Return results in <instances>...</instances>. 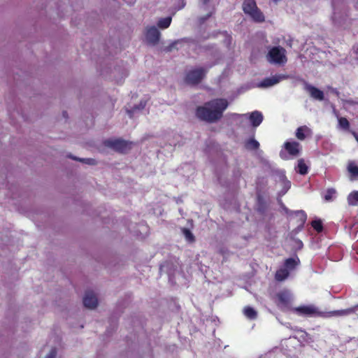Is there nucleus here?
I'll return each mask as SVG.
<instances>
[{
  "label": "nucleus",
  "mask_w": 358,
  "mask_h": 358,
  "mask_svg": "<svg viewBox=\"0 0 358 358\" xmlns=\"http://www.w3.org/2000/svg\"><path fill=\"white\" fill-rule=\"evenodd\" d=\"M250 120L253 127H258L263 121V115L261 112L254 111L250 115Z\"/></svg>",
  "instance_id": "nucleus-14"
},
{
  "label": "nucleus",
  "mask_w": 358,
  "mask_h": 358,
  "mask_svg": "<svg viewBox=\"0 0 358 358\" xmlns=\"http://www.w3.org/2000/svg\"><path fill=\"white\" fill-rule=\"evenodd\" d=\"M104 145L112 148L115 151L120 153H126L131 148V142H129L122 139L106 140L103 143Z\"/></svg>",
  "instance_id": "nucleus-5"
},
{
  "label": "nucleus",
  "mask_w": 358,
  "mask_h": 358,
  "mask_svg": "<svg viewBox=\"0 0 358 358\" xmlns=\"http://www.w3.org/2000/svg\"><path fill=\"white\" fill-rule=\"evenodd\" d=\"M203 4H207L210 0H201Z\"/></svg>",
  "instance_id": "nucleus-35"
},
{
  "label": "nucleus",
  "mask_w": 358,
  "mask_h": 358,
  "mask_svg": "<svg viewBox=\"0 0 358 358\" xmlns=\"http://www.w3.org/2000/svg\"><path fill=\"white\" fill-rule=\"evenodd\" d=\"M245 146L248 150H255L259 148V143L255 139L250 138L245 142Z\"/></svg>",
  "instance_id": "nucleus-21"
},
{
  "label": "nucleus",
  "mask_w": 358,
  "mask_h": 358,
  "mask_svg": "<svg viewBox=\"0 0 358 358\" xmlns=\"http://www.w3.org/2000/svg\"><path fill=\"white\" fill-rule=\"evenodd\" d=\"M348 171L350 173V178L351 180L358 179V166L355 162L349 163L348 166Z\"/></svg>",
  "instance_id": "nucleus-17"
},
{
  "label": "nucleus",
  "mask_w": 358,
  "mask_h": 358,
  "mask_svg": "<svg viewBox=\"0 0 358 358\" xmlns=\"http://www.w3.org/2000/svg\"><path fill=\"white\" fill-rule=\"evenodd\" d=\"M210 15H211V14L208 15V16L206 17V18H208V17H210Z\"/></svg>",
  "instance_id": "nucleus-39"
},
{
  "label": "nucleus",
  "mask_w": 358,
  "mask_h": 358,
  "mask_svg": "<svg viewBox=\"0 0 358 358\" xmlns=\"http://www.w3.org/2000/svg\"><path fill=\"white\" fill-rule=\"evenodd\" d=\"M287 185H288V188L290 187V182L289 181L287 182Z\"/></svg>",
  "instance_id": "nucleus-36"
},
{
  "label": "nucleus",
  "mask_w": 358,
  "mask_h": 358,
  "mask_svg": "<svg viewBox=\"0 0 358 358\" xmlns=\"http://www.w3.org/2000/svg\"><path fill=\"white\" fill-rule=\"evenodd\" d=\"M356 358H358V357H356Z\"/></svg>",
  "instance_id": "nucleus-40"
},
{
  "label": "nucleus",
  "mask_w": 358,
  "mask_h": 358,
  "mask_svg": "<svg viewBox=\"0 0 358 358\" xmlns=\"http://www.w3.org/2000/svg\"><path fill=\"white\" fill-rule=\"evenodd\" d=\"M243 314L250 320H255L257 317V312L250 306H245L244 308Z\"/></svg>",
  "instance_id": "nucleus-18"
},
{
  "label": "nucleus",
  "mask_w": 358,
  "mask_h": 358,
  "mask_svg": "<svg viewBox=\"0 0 358 358\" xmlns=\"http://www.w3.org/2000/svg\"><path fill=\"white\" fill-rule=\"evenodd\" d=\"M181 231L187 241L189 243H194L195 241V237L189 229L184 227L181 229Z\"/></svg>",
  "instance_id": "nucleus-23"
},
{
  "label": "nucleus",
  "mask_w": 358,
  "mask_h": 358,
  "mask_svg": "<svg viewBox=\"0 0 358 358\" xmlns=\"http://www.w3.org/2000/svg\"><path fill=\"white\" fill-rule=\"evenodd\" d=\"M300 263V260L298 257L296 258H288L285 259L284 262V267L289 271L295 268V267Z\"/></svg>",
  "instance_id": "nucleus-16"
},
{
  "label": "nucleus",
  "mask_w": 358,
  "mask_h": 358,
  "mask_svg": "<svg viewBox=\"0 0 358 358\" xmlns=\"http://www.w3.org/2000/svg\"><path fill=\"white\" fill-rule=\"evenodd\" d=\"M348 203L350 206L358 205V191H353L348 196Z\"/></svg>",
  "instance_id": "nucleus-19"
},
{
  "label": "nucleus",
  "mask_w": 358,
  "mask_h": 358,
  "mask_svg": "<svg viewBox=\"0 0 358 358\" xmlns=\"http://www.w3.org/2000/svg\"><path fill=\"white\" fill-rule=\"evenodd\" d=\"M83 304L85 307L94 309L98 305V299L95 294L92 291H87L83 297Z\"/></svg>",
  "instance_id": "nucleus-10"
},
{
  "label": "nucleus",
  "mask_w": 358,
  "mask_h": 358,
  "mask_svg": "<svg viewBox=\"0 0 358 358\" xmlns=\"http://www.w3.org/2000/svg\"><path fill=\"white\" fill-rule=\"evenodd\" d=\"M145 103H143L142 102H141L139 106H134L133 108V110H127V112L129 114V117H132L133 110L143 109L145 107Z\"/></svg>",
  "instance_id": "nucleus-27"
},
{
  "label": "nucleus",
  "mask_w": 358,
  "mask_h": 358,
  "mask_svg": "<svg viewBox=\"0 0 358 358\" xmlns=\"http://www.w3.org/2000/svg\"><path fill=\"white\" fill-rule=\"evenodd\" d=\"M308 166L303 159L298 160L297 171L301 175H306L308 173Z\"/></svg>",
  "instance_id": "nucleus-22"
},
{
  "label": "nucleus",
  "mask_w": 358,
  "mask_h": 358,
  "mask_svg": "<svg viewBox=\"0 0 358 358\" xmlns=\"http://www.w3.org/2000/svg\"><path fill=\"white\" fill-rule=\"evenodd\" d=\"M128 5H132L136 2V0H123Z\"/></svg>",
  "instance_id": "nucleus-32"
},
{
  "label": "nucleus",
  "mask_w": 358,
  "mask_h": 358,
  "mask_svg": "<svg viewBox=\"0 0 358 358\" xmlns=\"http://www.w3.org/2000/svg\"><path fill=\"white\" fill-rule=\"evenodd\" d=\"M57 355V350L55 348L51 349L46 358H55Z\"/></svg>",
  "instance_id": "nucleus-30"
},
{
  "label": "nucleus",
  "mask_w": 358,
  "mask_h": 358,
  "mask_svg": "<svg viewBox=\"0 0 358 358\" xmlns=\"http://www.w3.org/2000/svg\"><path fill=\"white\" fill-rule=\"evenodd\" d=\"M70 157L73 159H75V160H77V161L85 162L86 163H87L89 164H94V159H80V158L73 157Z\"/></svg>",
  "instance_id": "nucleus-28"
},
{
  "label": "nucleus",
  "mask_w": 358,
  "mask_h": 358,
  "mask_svg": "<svg viewBox=\"0 0 358 358\" xmlns=\"http://www.w3.org/2000/svg\"><path fill=\"white\" fill-rule=\"evenodd\" d=\"M311 134V129L306 125L298 127L295 133L296 138L299 141H304L306 136H310Z\"/></svg>",
  "instance_id": "nucleus-13"
},
{
  "label": "nucleus",
  "mask_w": 358,
  "mask_h": 358,
  "mask_svg": "<svg viewBox=\"0 0 358 358\" xmlns=\"http://www.w3.org/2000/svg\"><path fill=\"white\" fill-rule=\"evenodd\" d=\"M176 42L173 43L171 45H170L169 47L166 48L167 51H171L176 45Z\"/></svg>",
  "instance_id": "nucleus-31"
},
{
  "label": "nucleus",
  "mask_w": 358,
  "mask_h": 358,
  "mask_svg": "<svg viewBox=\"0 0 358 358\" xmlns=\"http://www.w3.org/2000/svg\"><path fill=\"white\" fill-rule=\"evenodd\" d=\"M63 115H64V117H66V112H64V113H63Z\"/></svg>",
  "instance_id": "nucleus-37"
},
{
  "label": "nucleus",
  "mask_w": 358,
  "mask_h": 358,
  "mask_svg": "<svg viewBox=\"0 0 358 358\" xmlns=\"http://www.w3.org/2000/svg\"><path fill=\"white\" fill-rule=\"evenodd\" d=\"M287 78V76L283 74H276L270 78H264L259 86L262 87H268L274 85L279 83L282 80H285Z\"/></svg>",
  "instance_id": "nucleus-11"
},
{
  "label": "nucleus",
  "mask_w": 358,
  "mask_h": 358,
  "mask_svg": "<svg viewBox=\"0 0 358 358\" xmlns=\"http://www.w3.org/2000/svg\"><path fill=\"white\" fill-rule=\"evenodd\" d=\"M266 59L271 64H284L287 61L286 50L281 46L272 47L266 55Z\"/></svg>",
  "instance_id": "nucleus-4"
},
{
  "label": "nucleus",
  "mask_w": 358,
  "mask_h": 358,
  "mask_svg": "<svg viewBox=\"0 0 358 358\" xmlns=\"http://www.w3.org/2000/svg\"><path fill=\"white\" fill-rule=\"evenodd\" d=\"M229 103L225 99H214L206 102L203 106L196 109V117L203 121L213 123L220 120L224 111L227 108Z\"/></svg>",
  "instance_id": "nucleus-1"
},
{
  "label": "nucleus",
  "mask_w": 358,
  "mask_h": 358,
  "mask_svg": "<svg viewBox=\"0 0 358 358\" xmlns=\"http://www.w3.org/2000/svg\"><path fill=\"white\" fill-rule=\"evenodd\" d=\"M312 227L318 233L323 230V224L321 220H315L311 222Z\"/></svg>",
  "instance_id": "nucleus-24"
},
{
  "label": "nucleus",
  "mask_w": 358,
  "mask_h": 358,
  "mask_svg": "<svg viewBox=\"0 0 358 358\" xmlns=\"http://www.w3.org/2000/svg\"><path fill=\"white\" fill-rule=\"evenodd\" d=\"M224 34L227 35V38H229V42H231V36L230 35H229L227 31H225Z\"/></svg>",
  "instance_id": "nucleus-34"
},
{
  "label": "nucleus",
  "mask_w": 358,
  "mask_h": 358,
  "mask_svg": "<svg viewBox=\"0 0 358 358\" xmlns=\"http://www.w3.org/2000/svg\"><path fill=\"white\" fill-rule=\"evenodd\" d=\"M338 124L342 129L345 130H348L350 129V122L346 117H339Z\"/></svg>",
  "instance_id": "nucleus-25"
},
{
  "label": "nucleus",
  "mask_w": 358,
  "mask_h": 358,
  "mask_svg": "<svg viewBox=\"0 0 358 358\" xmlns=\"http://www.w3.org/2000/svg\"><path fill=\"white\" fill-rule=\"evenodd\" d=\"M243 10L256 22H263L265 20V17L257 7L255 0H244Z\"/></svg>",
  "instance_id": "nucleus-3"
},
{
  "label": "nucleus",
  "mask_w": 358,
  "mask_h": 358,
  "mask_svg": "<svg viewBox=\"0 0 358 358\" xmlns=\"http://www.w3.org/2000/svg\"><path fill=\"white\" fill-rule=\"evenodd\" d=\"M280 156H281V157H282V159H285V157H283V156H282V152L280 153Z\"/></svg>",
  "instance_id": "nucleus-38"
},
{
  "label": "nucleus",
  "mask_w": 358,
  "mask_h": 358,
  "mask_svg": "<svg viewBox=\"0 0 358 358\" xmlns=\"http://www.w3.org/2000/svg\"><path fill=\"white\" fill-rule=\"evenodd\" d=\"M284 148L292 156L296 157L299 155L301 150V146L299 143L293 141H286L284 143Z\"/></svg>",
  "instance_id": "nucleus-12"
},
{
  "label": "nucleus",
  "mask_w": 358,
  "mask_h": 358,
  "mask_svg": "<svg viewBox=\"0 0 358 358\" xmlns=\"http://www.w3.org/2000/svg\"><path fill=\"white\" fill-rule=\"evenodd\" d=\"M145 35L149 44L155 45L158 43L160 32L155 26L147 27Z\"/></svg>",
  "instance_id": "nucleus-8"
},
{
  "label": "nucleus",
  "mask_w": 358,
  "mask_h": 358,
  "mask_svg": "<svg viewBox=\"0 0 358 358\" xmlns=\"http://www.w3.org/2000/svg\"><path fill=\"white\" fill-rule=\"evenodd\" d=\"M289 275V271L287 269V268L281 267L279 269H278L275 274V279L277 281L281 282L285 280L286 278H288Z\"/></svg>",
  "instance_id": "nucleus-15"
},
{
  "label": "nucleus",
  "mask_w": 358,
  "mask_h": 358,
  "mask_svg": "<svg viewBox=\"0 0 358 358\" xmlns=\"http://www.w3.org/2000/svg\"><path fill=\"white\" fill-rule=\"evenodd\" d=\"M171 21H172L171 17H166L164 18H162L158 21L157 26L159 28L162 29H166L170 26Z\"/></svg>",
  "instance_id": "nucleus-20"
},
{
  "label": "nucleus",
  "mask_w": 358,
  "mask_h": 358,
  "mask_svg": "<svg viewBox=\"0 0 358 358\" xmlns=\"http://www.w3.org/2000/svg\"><path fill=\"white\" fill-rule=\"evenodd\" d=\"M355 308H349L347 309L332 310L329 312H321L313 305L301 306L294 308L292 311L301 316H318L324 318L331 317L345 316L355 313Z\"/></svg>",
  "instance_id": "nucleus-2"
},
{
  "label": "nucleus",
  "mask_w": 358,
  "mask_h": 358,
  "mask_svg": "<svg viewBox=\"0 0 358 358\" xmlns=\"http://www.w3.org/2000/svg\"><path fill=\"white\" fill-rule=\"evenodd\" d=\"M304 84V90L309 92L310 96L316 100L322 101L324 99V92L318 88L308 84L304 80H302Z\"/></svg>",
  "instance_id": "nucleus-9"
},
{
  "label": "nucleus",
  "mask_w": 358,
  "mask_h": 358,
  "mask_svg": "<svg viewBox=\"0 0 358 358\" xmlns=\"http://www.w3.org/2000/svg\"><path fill=\"white\" fill-rule=\"evenodd\" d=\"M350 132H351V134H352V136L355 137V140H356V141H357V143H358V134H357V133H356V132H355V131H351Z\"/></svg>",
  "instance_id": "nucleus-33"
},
{
  "label": "nucleus",
  "mask_w": 358,
  "mask_h": 358,
  "mask_svg": "<svg viewBox=\"0 0 358 358\" xmlns=\"http://www.w3.org/2000/svg\"><path fill=\"white\" fill-rule=\"evenodd\" d=\"M336 194V190L333 188H329L327 190L324 199L327 201H331L334 199Z\"/></svg>",
  "instance_id": "nucleus-26"
},
{
  "label": "nucleus",
  "mask_w": 358,
  "mask_h": 358,
  "mask_svg": "<svg viewBox=\"0 0 358 358\" xmlns=\"http://www.w3.org/2000/svg\"><path fill=\"white\" fill-rule=\"evenodd\" d=\"M296 213L297 215H300V219L301 220L302 224H303L306 220V214L303 210L296 211Z\"/></svg>",
  "instance_id": "nucleus-29"
},
{
  "label": "nucleus",
  "mask_w": 358,
  "mask_h": 358,
  "mask_svg": "<svg viewBox=\"0 0 358 358\" xmlns=\"http://www.w3.org/2000/svg\"><path fill=\"white\" fill-rule=\"evenodd\" d=\"M277 299L276 305L281 310L289 308L292 301V294L289 291L285 289L278 292L275 295Z\"/></svg>",
  "instance_id": "nucleus-7"
},
{
  "label": "nucleus",
  "mask_w": 358,
  "mask_h": 358,
  "mask_svg": "<svg viewBox=\"0 0 358 358\" xmlns=\"http://www.w3.org/2000/svg\"><path fill=\"white\" fill-rule=\"evenodd\" d=\"M206 72L202 67L191 70L187 73L185 81L189 85H197L205 78Z\"/></svg>",
  "instance_id": "nucleus-6"
}]
</instances>
